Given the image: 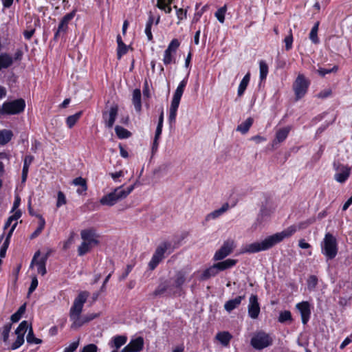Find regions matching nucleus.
<instances>
[{
	"label": "nucleus",
	"instance_id": "f257e3e1",
	"mask_svg": "<svg viewBox=\"0 0 352 352\" xmlns=\"http://www.w3.org/2000/svg\"><path fill=\"white\" fill-rule=\"evenodd\" d=\"M314 221L315 219L311 218L296 225L290 226L282 232L270 235L263 241H256L246 245L243 248L241 253L251 254L267 250L282 241L284 239L291 236L298 230L306 228Z\"/></svg>",
	"mask_w": 352,
	"mask_h": 352
},
{
	"label": "nucleus",
	"instance_id": "f03ea898",
	"mask_svg": "<svg viewBox=\"0 0 352 352\" xmlns=\"http://www.w3.org/2000/svg\"><path fill=\"white\" fill-rule=\"evenodd\" d=\"M88 296L89 293L87 292H81L74 301L69 311V318L72 322L71 327L72 329L79 328L83 324V322L81 321L82 317L80 314Z\"/></svg>",
	"mask_w": 352,
	"mask_h": 352
},
{
	"label": "nucleus",
	"instance_id": "7ed1b4c3",
	"mask_svg": "<svg viewBox=\"0 0 352 352\" xmlns=\"http://www.w3.org/2000/svg\"><path fill=\"white\" fill-rule=\"evenodd\" d=\"M134 189V185L126 188L123 186L115 188L111 192L104 195L100 199V204L102 206H113L118 201L125 199Z\"/></svg>",
	"mask_w": 352,
	"mask_h": 352
},
{
	"label": "nucleus",
	"instance_id": "20e7f679",
	"mask_svg": "<svg viewBox=\"0 0 352 352\" xmlns=\"http://www.w3.org/2000/svg\"><path fill=\"white\" fill-rule=\"evenodd\" d=\"M188 75H187V76L179 82L173 94L168 114V121L170 124H174L175 122L177 109L179 108L180 100L184 94L185 87L188 83Z\"/></svg>",
	"mask_w": 352,
	"mask_h": 352
},
{
	"label": "nucleus",
	"instance_id": "39448f33",
	"mask_svg": "<svg viewBox=\"0 0 352 352\" xmlns=\"http://www.w3.org/2000/svg\"><path fill=\"white\" fill-rule=\"evenodd\" d=\"M186 274L183 272H179L175 278L173 283L168 282H164L159 285L157 289L155 290V294L156 295L168 292V294H174L177 289H179L181 286L185 283Z\"/></svg>",
	"mask_w": 352,
	"mask_h": 352
},
{
	"label": "nucleus",
	"instance_id": "423d86ee",
	"mask_svg": "<svg viewBox=\"0 0 352 352\" xmlns=\"http://www.w3.org/2000/svg\"><path fill=\"white\" fill-rule=\"evenodd\" d=\"M322 253L328 260L334 258L338 253L336 239L330 233H327L321 243Z\"/></svg>",
	"mask_w": 352,
	"mask_h": 352
},
{
	"label": "nucleus",
	"instance_id": "0eeeda50",
	"mask_svg": "<svg viewBox=\"0 0 352 352\" xmlns=\"http://www.w3.org/2000/svg\"><path fill=\"white\" fill-rule=\"evenodd\" d=\"M274 342L273 337L263 331L256 332L252 337L250 344L257 350H261L270 346Z\"/></svg>",
	"mask_w": 352,
	"mask_h": 352
},
{
	"label": "nucleus",
	"instance_id": "6e6552de",
	"mask_svg": "<svg viewBox=\"0 0 352 352\" xmlns=\"http://www.w3.org/2000/svg\"><path fill=\"white\" fill-rule=\"evenodd\" d=\"M25 107V102L23 99H17L12 101L5 102L0 107L1 115H14L22 112Z\"/></svg>",
	"mask_w": 352,
	"mask_h": 352
},
{
	"label": "nucleus",
	"instance_id": "1a4fd4ad",
	"mask_svg": "<svg viewBox=\"0 0 352 352\" xmlns=\"http://www.w3.org/2000/svg\"><path fill=\"white\" fill-rule=\"evenodd\" d=\"M309 84V81L304 75L301 74L298 75L293 84V90L294 91L296 100L301 99L305 96Z\"/></svg>",
	"mask_w": 352,
	"mask_h": 352
},
{
	"label": "nucleus",
	"instance_id": "9d476101",
	"mask_svg": "<svg viewBox=\"0 0 352 352\" xmlns=\"http://www.w3.org/2000/svg\"><path fill=\"white\" fill-rule=\"evenodd\" d=\"M180 43L177 38L173 39L164 51L162 61L165 65L175 63L176 52L179 47Z\"/></svg>",
	"mask_w": 352,
	"mask_h": 352
},
{
	"label": "nucleus",
	"instance_id": "9b49d317",
	"mask_svg": "<svg viewBox=\"0 0 352 352\" xmlns=\"http://www.w3.org/2000/svg\"><path fill=\"white\" fill-rule=\"evenodd\" d=\"M333 168L336 171L334 175L336 181L341 184L345 182L351 174V168L340 163H334Z\"/></svg>",
	"mask_w": 352,
	"mask_h": 352
},
{
	"label": "nucleus",
	"instance_id": "f8f14e48",
	"mask_svg": "<svg viewBox=\"0 0 352 352\" xmlns=\"http://www.w3.org/2000/svg\"><path fill=\"white\" fill-rule=\"evenodd\" d=\"M29 324L27 321H22L15 331L16 339L11 346L12 350L19 348L24 343V335L28 331Z\"/></svg>",
	"mask_w": 352,
	"mask_h": 352
},
{
	"label": "nucleus",
	"instance_id": "ddd939ff",
	"mask_svg": "<svg viewBox=\"0 0 352 352\" xmlns=\"http://www.w3.org/2000/svg\"><path fill=\"white\" fill-rule=\"evenodd\" d=\"M235 248V243L233 240L226 241L219 250H218L213 257L214 261H221L232 253Z\"/></svg>",
	"mask_w": 352,
	"mask_h": 352
},
{
	"label": "nucleus",
	"instance_id": "4468645a",
	"mask_svg": "<svg viewBox=\"0 0 352 352\" xmlns=\"http://www.w3.org/2000/svg\"><path fill=\"white\" fill-rule=\"evenodd\" d=\"M167 250V244L163 243L160 245L155 250L154 254L152 256L151 260L148 263L150 270H153L160 262L162 260L164 254Z\"/></svg>",
	"mask_w": 352,
	"mask_h": 352
},
{
	"label": "nucleus",
	"instance_id": "2eb2a0df",
	"mask_svg": "<svg viewBox=\"0 0 352 352\" xmlns=\"http://www.w3.org/2000/svg\"><path fill=\"white\" fill-rule=\"evenodd\" d=\"M248 316L252 319H256L260 314V305L256 295H251L248 306Z\"/></svg>",
	"mask_w": 352,
	"mask_h": 352
},
{
	"label": "nucleus",
	"instance_id": "dca6fc26",
	"mask_svg": "<svg viewBox=\"0 0 352 352\" xmlns=\"http://www.w3.org/2000/svg\"><path fill=\"white\" fill-rule=\"evenodd\" d=\"M40 254H41L39 251L34 254L30 264V267H32L33 266H36L37 268V272L43 276L47 272L45 267L47 258L45 256L41 257Z\"/></svg>",
	"mask_w": 352,
	"mask_h": 352
},
{
	"label": "nucleus",
	"instance_id": "f3484780",
	"mask_svg": "<svg viewBox=\"0 0 352 352\" xmlns=\"http://www.w3.org/2000/svg\"><path fill=\"white\" fill-rule=\"evenodd\" d=\"M144 346V340L141 337L131 340L120 352H139L142 350Z\"/></svg>",
	"mask_w": 352,
	"mask_h": 352
},
{
	"label": "nucleus",
	"instance_id": "a211bd4d",
	"mask_svg": "<svg viewBox=\"0 0 352 352\" xmlns=\"http://www.w3.org/2000/svg\"><path fill=\"white\" fill-rule=\"evenodd\" d=\"M296 308L300 313L302 322L306 324L311 316L310 304L307 301H302L296 305Z\"/></svg>",
	"mask_w": 352,
	"mask_h": 352
},
{
	"label": "nucleus",
	"instance_id": "6ab92c4d",
	"mask_svg": "<svg viewBox=\"0 0 352 352\" xmlns=\"http://www.w3.org/2000/svg\"><path fill=\"white\" fill-rule=\"evenodd\" d=\"M118 107L117 105H113L110 107L108 113L103 114L105 120V125L108 128H111L116 121L118 116Z\"/></svg>",
	"mask_w": 352,
	"mask_h": 352
},
{
	"label": "nucleus",
	"instance_id": "aec40b11",
	"mask_svg": "<svg viewBox=\"0 0 352 352\" xmlns=\"http://www.w3.org/2000/svg\"><path fill=\"white\" fill-rule=\"evenodd\" d=\"M80 236L82 241H85L93 244L97 245L98 243V234L94 229L83 230L80 232Z\"/></svg>",
	"mask_w": 352,
	"mask_h": 352
},
{
	"label": "nucleus",
	"instance_id": "412c9836",
	"mask_svg": "<svg viewBox=\"0 0 352 352\" xmlns=\"http://www.w3.org/2000/svg\"><path fill=\"white\" fill-rule=\"evenodd\" d=\"M291 126H287L283 128H280L277 130L276 133V137L273 142V144H277L283 142L286 140L287 138L290 131H291Z\"/></svg>",
	"mask_w": 352,
	"mask_h": 352
},
{
	"label": "nucleus",
	"instance_id": "4be33fe9",
	"mask_svg": "<svg viewBox=\"0 0 352 352\" xmlns=\"http://www.w3.org/2000/svg\"><path fill=\"white\" fill-rule=\"evenodd\" d=\"M127 342V337L124 335L116 336L111 338L109 342V346L111 348L120 349Z\"/></svg>",
	"mask_w": 352,
	"mask_h": 352
},
{
	"label": "nucleus",
	"instance_id": "5701e85b",
	"mask_svg": "<svg viewBox=\"0 0 352 352\" xmlns=\"http://www.w3.org/2000/svg\"><path fill=\"white\" fill-rule=\"evenodd\" d=\"M76 14V10H73L72 12L67 14L60 21L58 31L56 33V36L61 32H65L67 28L69 22L74 17Z\"/></svg>",
	"mask_w": 352,
	"mask_h": 352
},
{
	"label": "nucleus",
	"instance_id": "b1692460",
	"mask_svg": "<svg viewBox=\"0 0 352 352\" xmlns=\"http://www.w3.org/2000/svg\"><path fill=\"white\" fill-rule=\"evenodd\" d=\"M244 296H239L235 298L228 300L225 305L224 308L228 312L230 313L232 310L237 308L241 303V301L244 299Z\"/></svg>",
	"mask_w": 352,
	"mask_h": 352
},
{
	"label": "nucleus",
	"instance_id": "393cba45",
	"mask_svg": "<svg viewBox=\"0 0 352 352\" xmlns=\"http://www.w3.org/2000/svg\"><path fill=\"white\" fill-rule=\"evenodd\" d=\"M141 91L139 89H135L132 94V102L134 105L135 109L137 112L140 113L142 111V102H141Z\"/></svg>",
	"mask_w": 352,
	"mask_h": 352
},
{
	"label": "nucleus",
	"instance_id": "a878e982",
	"mask_svg": "<svg viewBox=\"0 0 352 352\" xmlns=\"http://www.w3.org/2000/svg\"><path fill=\"white\" fill-rule=\"evenodd\" d=\"M14 63L12 56L8 53H1L0 54V70L7 69Z\"/></svg>",
	"mask_w": 352,
	"mask_h": 352
},
{
	"label": "nucleus",
	"instance_id": "bb28decb",
	"mask_svg": "<svg viewBox=\"0 0 352 352\" xmlns=\"http://www.w3.org/2000/svg\"><path fill=\"white\" fill-rule=\"evenodd\" d=\"M232 335L228 331L219 332L215 338L218 340L223 346H228L232 339Z\"/></svg>",
	"mask_w": 352,
	"mask_h": 352
},
{
	"label": "nucleus",
	"instance_id": "cd10ccee",
	"mask_svg": "<svg viewBox=\"0 0 352 352\" xmlns=\"http://www.w3.org/2000/svg\"><path fill=\"white\" fill-rule=\"evenodd\" d=\"M229 208V204L228 203L224 204L220 208L212 211L206 216V220L210 221L211 219H215L221 216L226 212Z\"/></svg>",
	"mask_w": 352,
	"mask_h": 352
},
{
	"label": "nucleus",
	"instance_id": "c85d7f7f",
	"mask_svg": "<svg viewBox=\"0 0 352 352\" xmlns=\"http://www.w3.org/2000/svg\"><path fill=\"white\" fill-rule=\"evenodd\" d=\"M250 80V73H248L245 75V76L241 80V82L239 83L238 90H237V95L238 96L241 97L243 95L249 82Z\"/></svg>",
	"mask_w": 352,
	"mask_h": 352
},
{
	"label": "nucleus",
	"instance_id": "c756f323",
	"mask_svg": "<svg viewBox=\"0 0 352 352\" xmlns=\"http://www.w3.org/2000/svg\"><path fill=\"white\" fill-rule=\"evenodd\" d=\"M72 184L75 186H79L80 187L76 190L77 193L79 195L82 194L87 190V182L84 178L81 177L75 178L72 181Z\"/></svg>",
	"mask_w": 352,
	"mask_h": 352
},
{
	"label": "nucleus",
	"instance_id": "7c9ffc66",
	"mask_svg": "<svg viewBox=\"0 0 352 352\" xmlns=\"http://www.w3.org/2000/svg\"><path fill=\"white\" fill-rule=\"evenodd\" d=\"M236 263V260L228 258L223 261L215 263L216 267L219 271H223L225 270L231 268L234 266Z\"/></svg>",
	"mask_w": 352,
	"mask_h": 352
},
{
	"label": "nucleus",
	"instance_id": "2f4dec72",
	"mask_svg": "<svg viewBox=\"0 0 352 352\" xmlns=\"http://www.w3.org/2000/svg\"><path fill=\"white\" fill-rule=\"evenodd\" d=\"M173 0H157V7L164 11L166 14H170L172 11L171 3Z\"/></svg>",
	"mask_w": 352,
	"mask_h": 352
},
{
	"label": "nucleus",
	"instance_id": "473e14b6",
	"mask_svg": "<svg viewBox=\"0 0 352 352\" xmlns=\"http://www.w3.org/2000/svg\"><path fill=\"white\" fill-rule=\"evenodd\" d=\"M13 136L12 131L8 129L0 130V145H4L10 142Z\"/></svg>",
	"mask_w": 352,
	"mask_h": 352
},
{
	"label": "nucleus",
	"instance_id": "72a5a7b5",
	"mask_svg": "<svg viewBox=\"0 0 352 352\" xmlns=\"http://www.w3.org/2000/svg\"><path fill=\"white\" fill-rule=\"evenodd\" d=\"M219 272V270L217 267H216V265L214 264L212 266L208 267L201 274L200 279L201 280H206L208 279L212 276H216Z\"/></svg>",
	"mask_w": 352,
	"mask_h": 352
},
{
	"label": "nucleus",
	"instance_id": "f704fd0d",
	"mask_svg": "<svg viewBox=\"0 0 352 352\" xmlns=\"http://www.w3.org/2000/svg\"><path fill=\"white\" fill-rule=\"evenodd\" d=\"M253 122L254 120L252 118H248L237 126L236 131L241 132L243 134L246 133L252 125Z\"/></svg>",
	"mask_w": 352,
	"mask_h": 352
},
{
	"label": "nucleus",
	"instance_id": "c9c22d12",
	"mask_svg": "<svg viewBox=\"0 0 352 352\" xmlns=\"http://www.w3.org/2000/svg\"><path fill=\"white\" fill-rule=\"evenodd\" d=\"M95 244L91 243L82 241V243L79 245L78 248V253L79 256H83L87 254L94 246Z\"/></svg>",
	"mask_w": 352,
	"mask_h": 352
},
{
	"label": "nucleus",
	"instance_id": "e433bc0d",
	"mask_svg": "<svg viewBox=\"0 0 352 352\" xmlns=\"http://www.w3.org/2000/svg\"><path fill=\"white\" fill-rule=\"evenodd\" d=\"M22 213L21 210H16L14 212L12 215H11L6 222L4 225V229L8 228L10 226L12 227V225L14 223H17L18 219L21 217Z\"/></svg>",
	"mask_w": 352,
	"mask_h": 352
},
{
	"label": "nucleus",
	"instance_id": "4c0bfd02",
	"mask_svg": "<svg viewBox=\"0 0 352 352\" xmlns=\"http://www.w3.org/2000/svg\"><path fill=\"white\" fill-rule=\"evenodd\" d=\"M268 65L265 60L259 62V78L261 81L266 79L268 74Z\"/></svg>",
	"mask_w": 352,
	"mask_h": 352
},
{
	"label": "nucleus",
	"instance_id": "58836bf2",
	"mask_svg": "<svg viewBox=\"0 0 352 352\" xmlns=\"http://www.w3.org/2000/svg\"><path fill=\"white\" fill-rule=\"evenodd\" d=\"M82 115V111H79L74 115L69 116L66 119V124L69 128H72Z\"/></svg>",
	"mask_w": 352,
	"mask_h": 352
},
{
	"label": "nucleus",
	"instance_id": "ea45409f",
	"mask_svg": "<svg viewBox=\"0 0 352 352\" xmlns=\"http://www.w3.org/2000/svg\"><path fill=\"white\" fill-rule=\"evenodd\" d=\"M115 131L117 136L120 139L128 138L131 136V133L126 129L120 126H116L115 127Z\"/></svg>",
	"mask_w": 352,
	"mask_h": 352
},
{
	"label": "nucleus",
	"instance_id": "a19ab883",
	"mask_svg": "<svg viewBox=\"0 0 352 352\" xmlns=\"http://www.w3.org/2000/svg\"><path fill=\"white\" fill-rule=\"evenodd\" d=\"M45 226V221L44 218L39 215L38 216V226L36 230L32 234L31 239L36 237L43 231Z\"/></svg>",
	"mask_w": 352,
	"mask_h": 352
},
{
	"label": "nucleus",
	"instance_id": "79ce46f5",
	"mask_svg": "<svg viewBox=\"0 0 352 352\" xmlns=\"http://www.w3.org/2000/svg\"><path fill=\"white\" fill-rule=\"evenodd\" d=\"M319 27V22H317L311 28V32L309 33V38L312 41V43L316 44L319 43V39L318 38V31Z\"/></svg>",
	"mask_w": 352,
	"mask_h": 352
},
{
	"label": "nucleus",
	"instance_id": "37998d69",
	"mask_svg": "<svg viewBox=\"0 0 352 352\" xmlns=\"http://www.w3.org/2000/svg\"><path fill=\"white\" fill-rule=\"evenodd\" d=\"M25 304L21 305L19 309L17 310V311L16 313H14V314L12 315L11 316V320L13 322H18L21 318L22 317L23 314L25 313Z\"/></svg>",
	"mask_w": 352,
	"mask_h": 352
},
{
	"label": "nucleus",
	"instance_id": "c03bdc74",
	"mask_svg": "<svg viewBox=\"0 0 352 352\" xmlns=\"http://www.w3.org/2000/svg\"><path fill=\"white\" fill-rule=\"evenodd\" d=\"M29 331L26 337L27 342L30 344H40L41 343V340L39 338H35L32 327H29Z\"/></svg>",
	"mask_w": 352,
	"mask_h": 352
},
{
	"label": "nucleus",
	"instance_id": "a18cd8bd",
	"mask_svg": "<svg viewBox=\"0 0 352 352\" xmlns=\"http://www.w3.org/2000/svg\"><path fill=\"white\" fill-rule=\"evenodd\" d=\"M227 11V7L226 6H223V7L220 8L217 10L215 12V16L217 17V20L221 23H223L225 21V14Z\"/></svg>",
	"mask_w": 352,
	"mask_h": 352
},
{
	"label": "nucleus",
	"instance_id": "49530a36",
	"mask_svg": "<svg viewBox=\"0 0 352 352\" xmlns=\"http://www.w3.org/2000/svg\"><path fill=\"white\" fill-rule=\"evenodd\" d=\"M67 204V199L64 193L61 191H58L57 193V200L56 206L57 208H60Z\"/></svg>",
	"mask_w": 352,
	"mask_h": 352
},
{
	"label": "nucleus",
	"instance_id": "de8ad7c7",
	"mask_svg": "<svg viewBox=\"0 0 352 352\" xmlns=\"http://www.w3.org/2000/svg\"><path fill=\"white\" fill-rule=\"evenodd\" d=\"M292 320V314L289 311H284L280 313L278 321L280 322H285L287 320Z\"/></svg>",
	"mask_w": 352,
	"mask_h": 352
},
{
	"label": "nucleus",
	"instance_id": "09e8293b",
	"mask_svg": "<svg viewBox=\"0 0 352 352\" xmlns=\"http://www.w3.org/2000/svg\"><path fill=\"white\" fill-rule=\"evenodd\" d=\"M128 51V46L124 43H121L118 45L117 56L118 58L120 59L122 56L126 54Z\"/></svg>",
	"mask_w": 352,
	"mask_h": 352
},
{
	"label": "nucleus",
	"instance_id": "8fccbe9b",
	"mask_svg": "<svg viewBox=\"0 0 352 352\" xmlns=\"http://www.w3.org/2000/svg\"><path fill=\"white\" fill-rule=\"evenodd\" d=\"M11 328H12L11 324H7L4 325V327H3V331H2V337H3V340L4 342H7L8 340L9 334H10Z\"/></svg>",
	"mask_w": 352,
	"mask_h": 352
},
{
	"label": "nucleus",
	"instance_id": "3c124183",
	"mask_svg": "<svg viewBox=\"0 0 352 352\" xmlns=\"http://www.w3.org/2000/svg\"><path fill=\"white\" fill-rule=\"evenodd\" d=\"M284 42L285 43L286 50H291L292 47V43H293V36H292V30H289V35L285 38Z\"/></svg>",
	"mask_w": 352,
	"mask_h": 352
},
{
	"label": "nucleus",
	"instance_id": "603ef678",
	"mask_svg": "<svg viewBox=\"0 0 352 352\" xmlns=\"http://www.w3.org/2000/svg\"><path fill=\"white\" fill-rule=\"evenodd\" d=\"M318 283V278L316 276H311L307 280V287L309 289H314Z\"/></svg>",
	"mask_w": 352,
	"mask_h": 352
},
{
	"label": "nucleus",
	"instance_id": "864d4df0",
	"mask_svg": "<svg viewBox=\"0 0 352 352\" xmlns=\"http://www.w3.org/2000/svg\"><path fill=\"white\" fill-rule=\"evenodd\" d=\"M34 160V157L32 155H26L24 158L23 170L28 171L29 167Z\"/></svg>",
	"mask_w": 352,
	"mask_h": 352
},
{
	"label": "nucleus",
	"instance_id": "5fc2aeb1",
	"mask_svg": "<svg viewBox=\"0 0 352 352\" xmlns=\"http://www.w3.org/2000/svg\"><path fill=\"white\" fill-rule=\"evenodd\" d=\"M79 345V339L72 342L68 346L65 347L63 352H74L76 350Z\"/></svg>",
	"mask_w": 352,
	"mask_h": 352
},
{
	"label": "nucleus",
	"instance_id": "6e6d98bb",
	"mask_svg": "<svg viewBox=\"0 0 352 352\" xmlns=\"http://www.w3.org/2000/svg\"><path fill=\"white\" fill-rule=\"evenodd\" d=\"M99 316H100V314H95V313L89 314H87L86 316H82L81 321L83 322V324H85L87 322H89V321L98 318Z\"/></svg>",
	"mask_w": 352,
	"mask_h": 352
},
{
	"label": "nucleus",
	"instance_id": "4d7b16f0",
	"mask_svg": "<svg viewBox=\"0 0 352 352\" xmlns=\"http://www.w3.org/2000/svg\"><path fill=\"white\" fill-rule=\"evenodd\" d=\"M174 8H175L177 10L176 14L177 19H179V21L177 22V23L179 24L180 21L186 18V12L182 8L178 9L177 6H174Z\"/></svg>",
	"mask_w": 352,
	"mask_h": 352
},
{
	"label": "nucleus",
	"instance_id": "13d9d810",
	"mask_svg": "<svg viewBox=\"0 0 352 352\" xmlns=\"http://www.w3.org/2000/svg\"><path fill=\"white\" fill-rule=\"evenodd\" d=\"M98 347L94 344H89L83 347L80 352H97Z\"/></svg>",
	"mask_w": 352,
	"mask_h": 352
},
{
	"label": "nucleus",
	"instance_id": "bf43d9fd",
	"mask_svg": "<svg viewBox=\"0 0 352 352\" xmlns=\"http://www.w3.org/2000/svg\"><path fill=\"white\" fill-rule=\"evenodd\" d=\"M338 68L334 66L333 67H332L331 69H326V68H320L318 70V74L322 76H324L326 74H329L333 71H337Z\"/></svg>",
	"mask_w": 352,
	"mask_h": 352
},
{
	"label": "nucleus",
	"instance_id": "052dcab7",
	"mask_svg": "<svg viewBox=\"0 0 352 352\" xmlns=\"http://www.w3.org/2000/svg\"><path fill=\"white\" fill-rule=\"evenodd\" d=\"M109 175L113 179V181L117 182H118V179L120 177L124 176V173L123 170H120L115 173H111Z\"/></svg>",
	"mask_w": 352,
	"mask_h": 352
},
{
	"label": "nucleus",
	"instance_id": "680f3d73",
	"mask_svg": "<svg viewBox=\"0 0 352 352\" xmlns=\"http://www.w3.org/2000/svg\"><path fill=\"white\" fill-rule=\"evenodd\" d=\"M21 204V198L19 196V195H16L14 197V201L13 203L12 208V212H14L18 210V208L19 207Z\"/></svg>",
	"mask_w": 352,
	"mask_h": 352
},
{
	"label": "nucleus",
	"instance_id": "e2e57ef3",
	"mask_svg": "<svg viewBox=\"0 0 352 352\" xmlns=\"http://www.w3.org/2000/svg\"><path fill=\"white\" fill-rule=\"evenodd\" d=\"M38 286V280L36 276L32 277L28 293H32Z\"/></svg>",
	"mask_w": 352,
	"mask_h": 352
},
{
	"label": "nucleus",
	"instance_id": "0e129e2a",
	"mask_svg": "<svg viewBox=\"0 0 352 352\" xmlns=\"http://www.w3.org/2000/svg\"><path fill=\"white\" fill-rule=\"evenodd\" d=\"M16 226H17V223H14L12 225V228L10 229L9 232L7 234L6 238L4 241H8V244L10 243V238H11L12 233H13L14 229L16 228Z\"/></svg>",
	"mask_w": 352,
	"mask_h": 352
},
{
	"label": "nucleus",
	"instance_id": "69168bd1",
	"mask_svg": "<svg viewBox=\"0 0 352 352\" xmlns=\"http://www.w3.org/2000/svg\"><path fill=\"white\" fill-rule=\"evenodd\" d=\"M9 244H8V241H4L1 249H0V256L1 258L6 256V250L8 248Z\"/></svg>",
	"mask_w": 352,
	"mask_h": 352
},
{
	"label": "nucleus",
	"instance_id": "338daca9",
	"mask_svg": "<svg viewBox=\"0 0 352 352\" xmlns=\"http://www.w3.org/2000/svg\"><path fill=\"white\" fill-rule=\"evenodd\" d=\"M251 140L254 141L256 144H260L267 140L266 138L261 135L253 136L251 138Z\"/></svg>",
	"mask_w": 352,
	"mask_h": 352
},
{
	"label": "nucleus",
	"instance_id": "774afa93",
	"mask_svg": "<svg viewBox=\"0 0 352 352\" xmlns=\"http://www.w3.org/2000/svg\"><path fill=\"white\" fill-rule=\"evenodd\" d=\"M151 28L152 27H149L148 25H146L145 27V34L148 38V41H151L153 39V34H152V32H151Z\"/></svg>",
	"mask_w": 352,
	"mask_h": 352
}]
</instances>
